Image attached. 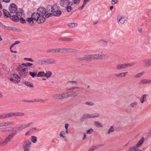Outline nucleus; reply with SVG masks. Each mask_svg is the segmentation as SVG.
<instances>
[{
    "mask_svg": "<svg viewBox=\"0 0 151 151\" xmlns=\"http://www.w3.org/2000/svg\"><path fill=\"white\" fill-rule=\"evenodd\" d=\"M52 74V72L50 71H48L45 73V76L47 78L50 77Z\"/></svg>",
    "mask_w": 151,
    "mask_h": 151,
    "instance_id": "79ce46f5",
    "label": "nucleus"
},
{
    "mask_svg": "<svg viewBox=\"0 0 151 151\" xmlns=\"http://www.w3.org/2000/svg\"><path fill=\"white\" fill-rule=\"evenodd\" d=\"M92 60H99L103 59L105 56L104 54H91Z\"/></svg>",
    "mask_w": 151,
    "mask_h": 151,
    "instance_id": "9d476101",
    "label": "nucleus"
},
{
    "mask_svg": "<svg viewBox=\"0 0 151 151\" xmlns=\"http://www.w3.org/2000/svg\"><path fill=\"white\" fill-rule=\"evenodd\" d=\"M85 119H88L91 118H93L92 117V114H85L84 115Z\"/></svg>",
    "mask_w": 151,
    "mask_h": 151,
    "instance_id": "c9c22d12",
    "label": "nucleus"
},
{
    "mask_svg": "<svg viewBox=\"0 0 151 151\" xmlns=\"http://www.w3.org/2000/svg\"><path fill=\"white\" fill-rule=\"evenodd\" d=\"M3 12L4 14V17L5 18H7L11 16L9 12L5 9L3 10Z\"/></svg>",
    "mask_w": 151,
    "mask_h": 151,
    "instance_id": "7c9ffc66",
    "label": "nucleus"
},
{
    "mask_svg": "<svg viewBox=\"0 0 151 151\" xmlns=\"http://www.w3.org/2000/svg\"><path fill=\"white\" fill-rule=\"evenodd\" d=\"M61 13L62 12L61 11L58 10L56 12V13L53 14V15L55 16L59 17L61 14Z\"/></svg>",
    "mask_w": 151,
    "mask_h": 151,
    "instance_id": "a19ab883",
    "label": "nucleus"
},
{
    "mask_svg": "<svg viewBox=\"0 0 151 151\" xmlns=\"http://www.w3.org/2000/svg\"><path fill=\"white\" fill-rule=\"evenodd\" d=\"M145 73V72H142L139 73L134 76V78H140L144 75Z\"/></svg>",
    "mask_w": 151,
    "mask_h": 151,
    "instance_id": "2f4dec72",
    "label": "nucleus"
},
{
    "mask_svg": "<svg viewBox=\"0 0 151 151\" xmlns=\"http://www.w3.org/2000/svg\"><path fill=\"white\" fill-rule=\"evenodd\" d=\"M35 63L37 65H43L45 64V60H36Z\"/></svg>",
    "mask_w": 151,
    "mask_h": 151,
    "instance_id": "393cba45",
    "label": "nucleus"
},
{
    "mask_svg": "<svg viewBox=\"0 0 151 151\" xmlns=\"http://www.w3.org/2000/svg\"><path fill=\"white\" fill-rule=\"evenodd\" d=\"M139 83L140 84H151V79H142L140 80Z\"/></svg>",
    "mask_w": 151,
    "mask_h": 151,
    "instance_id": "f3484780",
    "label": "nucleus"
},
{
    "mask_svg": "<svg viewBox=\"0 0 151 151\" xmlns=\"http://www.w3.org/2000/svg\"><path fill=\"white\" fill-rule=\"evenodd\" d=\"M86 104L90 106H92L94 105V103L93 102L90 101L86 102Z\"/></svg>",
    "mask_w": 151,
    "mask_h": 151,
    "instance_id": "603ef678",
    "label": "nucleus"
},
{
    "mask_svg": "<svg viewBox=\"0 0 151 151\" xmlns=\"http://www.w3.org/2000/svg\"><path fill=\"white\" fill-rule=\"evenodd\" d=\"M65 134V132L63 131H62L60 132V134H59V136L60 137H61L63 138H64L65 137L63 135V134L64 135Z\"/></svg>",
    "mask_w": 151,
    "mask_h": 151,
    "instance_id": "de8ad7c7",
    "label": "nucleus"
},
{
    "mask_svg": "<svg viewBox=\"0 0 151 151\" xmlns=\"http://www.w3.org/2000/svg\"><path fill=\"white\" fill-rule=\"evenodd\" d=\"M3 28L9 31H18V29H16L14 27L7 26L5 25H4Z\"/></svg>",
    "mask_w": 151,
    "mask_h": 151,
    "instance_id": "aec40b11",
    "label": "nucleus"
},
{
    "mask_svg": "<svg viewBox=\"0 0 151 151\" xmlns=\"http://www.w3.org/2000/svg\"><path fill=\"white\" fill-rule=\"evenodd\" d=\"M34 13H37L40 15L44 16L47 13V10L44 7H40L37 9V12H34Z\"/></svg>",
    "mask_w": 151,
    "mask_h": 151,
    "instance_id": "9b49d317",
    "label": "nucleus"
},
{
    "mask_svg": "<svg viewBox=\"0 0 151 151\" xmlns=\"http://www.w3.org/2000/svg\"><path fill=\"white\" fill-rule=\"evenodd\" d=\"M138 103L137 101L133 102L130 104V106L132 108H136L138 106Z\"/></svg>",
    "mask_w": 151,
    "mask_h": 151,
    "instance_id": "c85d7f7f",
    "label": "nucleus"
},
{
    "mask_svg": "<svg viewBox=\"0 0 151 151\" xmlns=\"http://www.w3.org/2000/svg\"><path fill=\"white\" fill-rule=\"evenodd\" d=\"M85 5L83 4L82 5L81 7L78 8V9L80 10H82L83 8Z\"/></svg>",
    "mask_w": 151,
    "mask_h": 151,
    "instance_id": "69168bd1",
    "label": "nucleus"
},
{
    "mask_svg": "<svg viewBox=\"0 0 151 151\" xmlns=\"http://www.w3.org/2000/svg\"><path fill=\"white\" fill-rule=\"evenodd\" d=\"M31 144V142L29 140L25 141L23 145V151H30Z\"/></svg>",
    "mask_w": 151,
    "mask_h": 151,
    "instance_id": "423d86ee",
    "label": "nucleus"
},
{
    "mask_svg": "<svg viewBox=\"0 0 151 151\" xmlns=\"http://www.w3.org/2000/svg\"><path fill=\"white\" fill-rule=\"evenodd\" d=\"M142 62L145 67L151 66V58L145 59L142 60Z\"/></svg>",
    "mask_w": 151,
    "mask_h": 151,
    "instance_id": "2eb2a0df",
    "label": "nucleus"
},
{
    "mask_svg": "<svg viewBox=\"0 0 151 151\" xmlns=\"http://www.w3.org/2000/svg\"><path fill=\"white\" fill-rule=\"evenodd\" d=\"M83 57L84 60L91 61L92 60L91 54L85 55L83 56Z\"/></svg>",
    "mask_w": 151,
    "mask_h": 151,
    "instance_id": "412c9836",
    "label": "nucleus"
},
{
    "mask_svg": "<svg viewBox=\"0 0 151 151\" xmlns=\"http://www.w3.org/2000/svg\"><path fill=\"white\" fill-rule=\"evenodd\" d=\"M145 140L144 137H142L141 139L138 141L135 145L130 147L128 150V151H141V149L138 148L143 144Z\"/></svg>",
    "mask_w": 151,
    "mask_h": 151,
    "instance_id": "7ed1b4c3",
    "label": "nucleus"
},
{
    "mask_svg": "<svg viewBox=\"0 0 151 151\" xmlns=\"http://www.w3.org/2000/svg\"><path fill=\"white\" fill-rule=\"evenodd\" d=\"M69 82L71 83L73 85H77L78 83L77 80L70 81Z\"/></svg>",
    "mask_w": 151,
    "mask_h": 151,
    "instance_id": "6e6d98bb",
    "label": "nucleus"
},
{
    "mask_svg": "<svg viewBox=\"0 0 151 151\" xmlns=\"http://www.w3.org/2000/svg\"><path fill=\"white\" fill-rule=\"evenodd\" d=\"M101 43L104 46H107L108 44L107 41L103 40H101L100 41Z\"/></svg>",
    "mask_w": 151,
    "mask_h": 151,
    "instance_id": "a18cd8bd",
    "label": "nucleus"
},
{
    "mask_svg": "<svg viewBox=\"0 0 151 151\" xmlns=\"http://www.w3.org/2000/svg\"><path fill=\"white\" fill-rule=\"evenodd\" d=\"M24 67H31L33 65V64L30 63H23L22 64Z\"/></svg>",
    "mask_w": 151,
    "mask_h": 151,
    "instance_id": "58836bf2",
    "label": "nucleus"
},
{
    "mask_svg": "<svg viewBox=\"0 0 151 151\" xmlns=\"http://www.w3.org/2000/svg\"><path fill=\"white\" fill-rule=\"evenodd\" d=\"M47 53H54V49H49L47 50Z\"/></svg>",
    "mask_w": 151,
    "mask_h": 151,
    "instance_id": "09e8293b",
    "label": "nucleus"
},
{
    "mask_svg": "<svg viewBox=\"0 0 151 151\" xmlns=\"http://www.w3.org/2000/svg\"><path fill=\"white\" fill-rule=\"evenodd\" d=\"M70 96L71 97H75L77 96V93L75 91H72L70 93Z\"/></svg>",
    "mask_w": 151,
    "mask_h": 151,
    "instance_id": "37998d69",
    "label": "nucleus"
},
{
    "mask_svg": "<svg viewBox=\"0 0 151 151\" xmlns=\"http://www.w3.org/2000/svg\"><path fill=\"white\" fill-rule=\"evenodd\" d=\"M29 74L32 77L34 78L37 75V73L35 72H29Z\"/></svg>",
    "mask_w": 151,
    "mask_h": 151,
    "instance_id": "c03bdc74",
    "label": "nucleus"
},
{
    "mask_svg": "<svg viewBox=\"0 0 151 151\" xmlns=\"http://www.w3.org/2000/svg\"><path fill=\"white\" fill-rule=\"evenodd\" d=\"M30 124L31 123L22 124L19 126L18 128L17 127H14L12 128V129H11V128L10 127L3 128L1 129H0V131L1 132H6L9 130L10 131H21L26 128L29 127Z\"/></svg>",
    "mask_w": 151,
    "mask_h": 151,
    "instance_id": "f257e3e1",
    "label": "nucleus"
},
{
    "mask_svg": "<svg viewBox=\"0 0 151 151\" xmlns=\"http://www.w3.org/2000/svg\"><path fill=\"white\" fill-rule=\"evenodd\" d=\"M2 127L6 126L15 124V123L14 122H2Z\"/></svg>",
    "mask_w": 151,
    "mask_h": 151,
    "instance_id": "b1692460",
    "label": "nucleus"
},
{
    "mask_svg": "<svg viewBox=\"0 0 151 151\" xmlns=\"http://www.w3.org/2000/svg\"><path fill=\"white\" fill-rule=\"evenodd\" d=\"M17 10V6L14 4H12L9 6V10L10 12L14 13L16 12Z\"/></svg>",
    "mask_w": 151,
    "mask_h": 151,
    "instance_id": "4468645a",
    "label": "nucleus"
},
{
    "mask_svg": "<svg viewBox=\"0 0 151 151\" xmlns=\"http://www.w3.org/2000/svg\"><path fill=\"white\" fill-rule=\"evenodd\" d=\"M52 14V13H48L46 14L45 15V17L47 18H48Z\"/></svg>",
    "mask_w": 151,
    "mask_h": 151,
    "instance_id": "680f3d73",
    "label": "nucleus"
},
{
    "mask_svg": "<svg viewBox=\"0 0 151 151\" xmlns=\"http://www.w3.org/2000/svg\"><path fill=\"white\" fill-rule=\"evenodd\" d=\"M100 116V114L98 113H96L93 114H92L93 118H94L96 117H98Z\"/></svg>",
    "mask_w": 151,
    "mask_h": 151,
    "instance_id": "3c124183",
    "label": "nucleus"
},
{
    "mask_svg": "<svg viewBox=\"0 0 151 151\" xmlns=\"http://www.w3.org/2000/svg\"><path fill=\"white\" fill-rule=\"evenodd\" d=\"M78 51L77 49L72 48H64V52H77Z\"/></svg>",
    "mask_w": 151,
    "mask_h": 151,
    "instance_id": "6ab92c4d",
    "label": "nucleus"
},
{
    "mask_svg": "<svg viewBox=\"0 0 151 151\" xmlns=\"http://www.w3.org/2000/svg\"><path fill=\"white\" fill-rule=\"evenodd\" d=\"M3 141L1 138H0V146H4V145L3 144Z\"/></svg>",
    "mask_w": 151,
    "mask_h": 151,
    "instance_id": "774afa93",
    "label": "nucleus"
},
{
    "mask_svg": "<svg viewBox=\"0 0 151 151\" xmlns=\"http://www.w3.org/2000/svg\"><path fill=\"white\" fill-rule=\"evenodd\" d=\"M114 132V129L113 127L111 126L109 129V130L107 132V134H109L111 132Z\"/></svg>",
    "mask_w": 151,
    "mask_h": 151,
    "instance_id": "ea45409f",
    "label": "nucleus"
},
{
    "mask_svg": "<svg viewBox=\"0 0 151 151\" xmlns=\"http://www.w3.org/2000/svg\"><path fill=\"white\" fill-rule=\"evenodd\" d=\"M80 1V0H73V3L75 4H78L79 3Z\"/></svg>",
    "mask_w": 151,
    "mask_h": 151,
    "instance_id": "13d9d810",
    "label": "nucleus"
},
{
    "mask_svg": "<svg viewBox=\"0 0 151 151\" xmlns=\"http://www.w3.org/2000/svg\"><path fill=\"white\" fill-rule=\"evenodd\" d=\"M78 24L76 23H70L68 24V26L69 27L73 28L77 27Z\"/></svg>",
    "mask_w": 151,
    "mask_h": 151,
    "instance_id": "72a5a7b5",
    "label": "nucleus"
},
{
    "mask_svg": "<svg viewBox=\"0 0 151 151\" xmlns=\"http://www.w3.org/2000/svg\"><path fill=\"white\" fill-rule=\"evenodd\" d=\"M94 123L96 126H99L100 127H102V126L101 125V123L99 122L98 121L95 122Z\"/></svg>",
    "mask_w": 151,
    "mask_h": 151,
    "instance_id": "8fccbe9b",
    "label": "nucleus"
},
{
    "mask_svg": "<svg viewBox=\"0 0 151 151\" xmlns=\"http://www.w3.org/2000/svg\"><path fill=\"white\" fill-rule=\"evenodd\" d=\"M34 15L32 16L33 17V18L34 20H36L38 23H42L45 21V18L44 17V16L40 15L37 13H34Z\"/></svg>",
    "mask_w": 151,
    "mask_h": 151,
    "instance_id": "20e7f679",
    "label": "nucleus"
},
{
    "mask_svg": "<svg viewBox=\"0 0 151 151\" xmlns=\"http://www.w3.org/2000/svg\"><path fill=\"white\" fill-rule=\"evenodd\" d=\"M31 141L33 143H35L37 141V137L35 136H31Z\"/></svg>",
    "mask_w": 151,
    "mask_h": 151,
    "instance_id": "e433bc0d",
    "label": "nucleus"
},
{
    "mask_svg": "<svg viewBox=\"0 0 151 151\" xmlns=\"http://www.w3.org/2000/svg\"><path fill=\"white\" fill-rule=\"evenodd\" d=\"M24 60H28L31 62H33V60L31 58H24Z\"/></svg>",
    "mask_w": 151,
    "mask_h": 151,
    "instance_id": "bf43d9fd",
    "label": "nucleus"
},
{
    "mask_svg": "<svg viewBox=\"0 0 151 151\" xmlns=\"http://www.w3.org/2000/svg\"><path fill=\"white\" fill-rule=\"evenodd\" d=\"M78 88V87H72L71 88L68 89H67V91H69V90L73 91L74 89L76 88Z\"/></svg>",
    "mask_w": 151,
    "mask_h": 151,
    "instance_id": "e2e57ef3",
    "label": "nucleus"
},
{
    "mask_svg": "<svg viewBox=\"0 0 151 151\" xmlns=\"http://www.w3.org/2000/svg\"><path fill=\"white\" fill-rule=\"evenodd\" d=\"M45 75V73L43 71L39 72L37 75L38 77H44Z\"/></svg>",
    "mask_w": 151,
    "mask_h": 151,
    "instance_id": "4c0bfd02",
    "label": "nucleus"
},
{
    "mask_svg": "<svg viewBox=\"0 0 151 151\" xmlns=\"http://www.w3.org/2000/svg\"><path fill=\"white\" fill-rule=\"evenodd\" d=\"M53 97L55 99H62L61 94H55L53 95Z\"/></svg>",
    "mask_w": 151,
    "mask_h": 151,
    "instance_id": "f704fd0d",
    "label": "nucleus"
},
{
    "mask_svg": "<svg viewBox=\"0 0 151 151\" xmlns=\"http://www.w3.org/2000/svg\"><path fill=\"white\" fill-rule=\"evenodd\" d=\"M61 99L68 98L69 97L68 92L63 93L61 94Z\"/></svg>",
    "mask_w": 151,
    "mask_h": 151,
    "instance_id": "473e14b6",
    "label": "nucleus"
},
{
    "mask_svg": "<svg viewBox=\"0 0 151 151\" xmlns=\"http://www.w3.org/2000/svg\"><path fill=\"white\" fill-rule=\"evenodd\" d=\"M14 116V112H10L6 114H0V119L10 118Z\"/></svg>",
    "mask_w": 151,
    "mask_h": 151,
    "instance_id": "6e6552de",
    "label": "nucleus"
},
{
    "mask_svg": "<svg viewBox=\"0 0 151 151\" xmlns=\"http://www.w3.org/2000/svg\"><path fill=\"white\" fill-rule=\"evenodd\" d=\"M60 6L62 7H67L69 5L72 6L73 4H70L69 0H61L60 2Z\"/></svg>",
    "mask_w": 151,
    "mask_h": 151,
    "instance_id": "dca6fc26",
    "label": "nucleus"
},
{
    "mask_svg": "<svg viewBox=\"0 0 151 151\" xmlns=\"http://www.w3.org/2000/svg\"><path fill=\"white\" fill-rule=\"evenodd\" d=\"M76 59L77 60H80V61L84 60V59H83V57H82L77 58H76Z\"/></svg>",
    "mask_w": 151,
    "mask_h": 151,
    "instance_id": "338daca9",
    "label": "nucleus"
},
{
    "mask_svg": "<svg viewBox=\"0 0 151 151\" xmlns=\"http://www.w3.org/2000/svg\"><path fill=\"white\" fill-rule=\"evenodd\" d=\"M24 84L30 88H32L34 86L32 83L28 81H25L24 83Z\"/></svg>",
    "mask_w": 151,
    "mask_h": 151,
    "instance_id": "bb28decb",
    "label": "nucleus"
},
{
    "mask_svg": "<svg viewBox=\"0 0 151 151\" xmlns=\"http://www.w3.org/2000/svg\"><path fill=\"white\" fill-rule=\"evenodd\" d=\"M13 78H8L11 82L14 83H18L20 81V77L16 74H12Z\"/></svg>",
    "mask_w": 151,
    "mask_h": 151,
    "instance_id": "0eeeda50",
    "label": "nucleus"
},
{
    "mask_svg": "<svg viewBox=\"0 0 151 151\" xmlns=\"http://www.w3.org/2000/svg\"><path fill=\"white\" fill-rule=\"evenodd\" d=\"M10 19L14 22H18L19 21V17L15 15H13L9 16Z\"/></svg>",
    "mask_w": 151,
    "mask_h": 151,
    "instance_id": "5701e85b",
    "label": "nucleus"
},
{
    "mask_svg": "<svg viewBox=\"0 0 151 151\" xmlns=\"http://www.w3.org/2000/svg\"><path fill=\"white\" fill-rule=\"evenodd\" d=\"M147 94L143 95L141 97L140 101V102L142 104L146 100V97L148 96Z\"/></svg>",
    "mask_w": 151,
    "mask_h": 151,
    "instance_id": "a878e982",
    "label": "nucleus"
},
{
    "mask_svg": "<svg viewBox=\"0 0 151 151\" xmlns=\"http://www.w3.org/2000/svg\"><path fill=\"white\" fill-rule=\"evenodd\" d=\"M14 116H22L25 115L24 113L21 112H14Z\"/></svg>",
    "mask_w": 151,
    "mask_h": 151,
    "instance_id": "c756f323",
    "label": "nucleus"
},
{
    "mask_svg": "<svg viewBox=\"0 0 151 151\" xmlns=\"http://www.w3.org/2000/svg\"><path fill=\"white\" fill-rule=\"evenodd\" d=\"M45 64H55L57 63L56 59L54 58H51L45 60Z\"/></svg>",
    "mask_w": 151,
    "mask_h": 151,
    "instance_id": "f8f14e48",
    "label": "nucleus"
},
{
    "mask_svg": "<svg viewBox=\"0 0 151 151\" xmlns=\"http://www.w3.org/2000/svg\"><path fill=\"white\" fill-rule=\"evenodd\" d=\"M117 0H112L111 1V3L112 4H115L117 3Z\"/></svg>",
    "mask_w": 151,
    "mask_h": 151,
    "instance_id": "0e129e2a",
    "label": "nucleus"
},
{
    "mask_svg": "<svg viewBox=\"0 0 151 151\" xmlns=\"http://www.w3.org/2000/svg\"><path fill=\"white\" fill-rule=\"evenodd\" d=\"M136 63H119L116 65V68L117 70L124 69L126 68L127 67L133 66Z\"/></svg>",
    "mask_w": 151,
    "mask_h": 151,
    "instance_id": "39448f33",
    "label": "nucleus"
},
{
    "mask_svg": "<svg viewBox=\"0 0 151 151\" xmlns=\"http://www.w3.org/2000/svg\"><path fill=\"white\" fill-rule=\"evenodd\" d=\"M19 20L20 22L22 24H25L26 22L25 20L23 19L22 17H19Z\"/></svg>",
    "mask_w": 151,
    "mask_h": 151,
    "instance_id": "49530a36",
    "label": "nucleus"
},
{
    "mask_svg": "<svg viewBox=\"0 0 151 151\" xmlns=\"http://www.w3.org/2000/svg\"><path fill=\"white\" fill-rule=\"evenodd\" d=\"M16 16L19 17H19H22V14H23L22 12V10L21 9H19L17 10L16 12Z\"/></svg>",
    "mask_w": 151,
    "mask_h": 151,
    "instance_id": "cd10ccee",
    "label": "nucleus"
},
{
    "mask_svg": "<svg viewBox=\"0 0 151 151\" xmlns=\"http://www.w3.org/2000/svg\"><path fill=\"white\" fill-rule=\"evenodd\" d=\"M58 52H64V48H58Z\"/></svg>",
    "mask_w": 151,
    "mask_h": 151,
    "instance_id": "4d7b16f0",
    "label": "nucleus"
},
{
    "mask_svg": "<svg viewBox=\"0 0 151 151\" xmlns=\"http://www.w3.org/2000/svg\"><path fill=\"white\" fill-rule=\"evenodd\" d=\"M128 73L127 72L124 73H119L118 74H115V76L117 78L119 77H125L127 74Z\"/></svg>",
    "mask_w": 151,
    "mask_h": 151,
    "instance_id": "4be33fe9",
    "label": "nucleus"
},
{
    "mask_svg": "<svg viewBox=\"0 0 151 151\" xmlns=\"http://www.w3.org/2000/svg\"><path fill=\"white\" fill-rule=\"evenodd\" d=\"M93 129H88V130L86 132V133L87 134H91V133H92V132H93Z\"/></svg>",
    "mask_w": 151,
    "mask_h": 151,
    "instance_id": "864d4df0",
    "label": "nucleus"
},
{
    "mask_svg": "<svg viewBox=\"0 0 151 151\" xmlns=\"http://www.w3.org/2000/svg\"><path fill=\"white\" fill-rule=\"evenodd\" d=\"M117 22L119 25L123 24L126 21L125 18L121 15H118L117 16Z\"/></svg>",
    "mask_w": 151,
    "mask_h": 151,
    "instance_id": "ddd939ff",
    "label": "nucleus"
},
{
    "mask_svg": "<svg viewBox=\"0 0 151 151\" xmlns=\"http://www.w3.org/2000/svg\"><path fill=\"white\" fill-rule=\"evenodd\" d=\"M15 135V133L14 132L11 133L6 138L5 140L3 141V144L4 145V146L6 145Z\"/></svg>",
    "mask_w": 151,
    "mask_h": 151,
    "instance_id": "1a4fd4ad",
    "label": "nucleus"
},
{
    "mask_svg": "<svg viewBox=\"0 0 151 151\" xmlns=\"http://www.w3.org/2000/svg\"><path fill=\"white\" fill-rule=\"evenodd\" d=\"M32 131V129H29L28 131H27L25 135V136H28L30 135V132Z\"/></svg>",
    "mask_w": 151,
    "mask_h": 151,
    "instance_id": "5fc2aeb1",
    "label": "nucleus"
},
{
    "mask_svg": "<svg viewBox=\"0 0 151 151\" xmlns=\"http://www.w3.org/2000/svg\"><path fill=\"white\" fill-rule=\"evenodd\" d=\"M24 67L21 64L18 65L16 68L18 74L22 77H26L28 75V70Z\"/></svg>",
    "mask_w": 151,
    "mask_h": 151,
    "instance_id": "f03ea898",
    "label": "nucleus"
},
{
    "mask_svg": "<svg viewBox=\"0 0 151 151\" xmlns=\"http://www.w3.org/2000/svg\"><path fill=\"white\" fill-rule=\"evenodd\" d=\"M34 14V13H32L31 16V17H28L27 18V21L28 22L29 24L31 26H33L34 25V22L33 21V20H34V19L33 18V14Z\"/></svg>",
    "mask_w": 151,
    "mask_h": 151,
    "instance_id": "a211bd4d",
    "label": "nucleus"
},
{
    "mask_svg": "<svg viewBox=\"0 0 151 151\" xmlns=\"http://www.w3.org/2000/svg\"><path fill=\"white\" fill-rule=\"evenodd\" d=\"M72 9V8L70 6H68L67 7V11L68 12H70L71 11Z\"/></svg>",
    "mask_w": 151,
    "mask_h": 151,
    "instance_id": "052dcab7",
    "label": "nucleus"
}]
</instances>
